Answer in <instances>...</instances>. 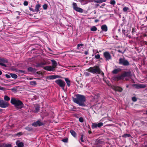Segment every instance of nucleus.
Masks as SVG:
<instances>
[{"instance_id": "1", "label": "nucleus", "mask_w": 147, "mask_h": 147, "mask_svg": "<svg viewBox=\"0 0 147 147\" xmlns=\"http://www.w3.org/2000/svg\"><path fill=\"white\" fill-rule=\"evenodd\" d=\"M76 98L72 97L73 101L82 107H85L86 104L85 103L86 100V97L83 95L77 94L76 95Z\"/></svg>"}, {"instance_id": "2", "label": "nucleus", "mask_w": 147, "mask_h": 147, "mask_svg": "<svg viewBox=\"0 0 147 147\" xmlns=\"http://www.w3.org/2000/svg\"><path fill=\"white\" fill-rule=\"evenodd\" d=\"M11 103L14 105L17 109H20L24 106V104L20 100L15 98H12L11 99Z\"/></svg>"}, {"instance_id": "3", "label": "nucleus", "mask_w": 147, "mask_h": 147, "mask_svg": "<svg viewBox=\"0 0 147 147\" xmlns=\"http://www.w3.org/2000/svg\"><path fill=\"white\" fill-rule=\"evenodd\" d=\"M87 70L93 74H100L101 73V70L99 67L98 66H95L93 67H90Z\"/></svg>"}, {"instance_id": "4", "label": "nucleus", "mask_w": 147, "mask_h": 147, "mask_svg": "<svg viewBox=\"0 0 147 147\" xmlns=\"http://www.w3.org/2000/svg\"><path fill=\"white\" fill-rule=\"evenodd\" d=\"M72 6L73 9L79 13L83 12V9L81 8L78 7L76 3L75 2L73 3L72 4Z\"/></svg>"}, {"instance_id": "5", "label": "nucleus", "mask_w": 147, "mask_h": 147, "mask_svg": "<svg viewBox=\"0 0 147 147\" xmlns=\"http://www.w3.org/2000/svg\"><path fill=\"white\" fill-rule=\"evenodd\" d=\"M119 63L120 65H122L124 66H127L129 65V62L124 58H120L119 60Z\"/></svg>"}, {"instance_id": "6", "label": "nucleus", "mask_w": 147, "mask_h": 147, "mask_svg": "<svg viewBox=\"0 0 147 147\" xmlns=\"http://www.w3.org/2000/svg\"><path fill=\"white\" fill-rule=\"evenodd\" d=\"M55 82L59 86L62 88H64L65 85V82L63 81L60 79L56 80L55 81Z\"/></svg>"}, {"instance_id": "7", "label": "nucleus", "mask_w": 147, "mask_h": 147, "mask_svg": "<svg viewBox=\"0 0 147 147\" xmlns=\"http://www.w3.org/2000/svg\"><path fill=\"white\" fill-rule=\"evenodd\" d=\"M8 62V61L7 59L0 57V65L6 67L7 66L5 63H7Z\"/></svg>"}, {"instance_id": "8", "label": "nucleus", "mask_w": 147, "mask_h": 147, "mask_svg": "<svg viewBox=\"0 0 147 147\" xmlns=\"http://www.w3.org/2000/svg\"><path fill=\"white\" fill-rule=\"evenodd\" d=\"M121 76L123 78L126 77H131L132 76L131 71L129 70L128 71H124L123 73L121 74Z\"/></svg>"}, {"instance_id": "9", "label": "nucleus", "mask_w": 147, "mask_h": 147, "mask_svg": "<svg viewBox=\"0 0 147 147\" xmlns=\"http://www.w3.org/2000/svg\"><path fill=\"white\" fill-rule=\"evenodd\" d=\"M103 55L106 61H109L112 59L111 56L108 51L104 52L103 53Z\"/></svg>"}, {"instance_id": "10", "label": "nucleus", "mask_w": 147, "mask_h": 147, "mask_svg": "<svg viewBox=\"0 0 147 147\" xmlns=\"http://www.w3.org/2000/svg\"><path fill=\"white\" fill-rule=\"evenodd\" d=\"M44 125V123L38 120L37 121L34 122L32 123V126L37 127V126H40Z\"/></svg>"}, {"instance_id": "11", "label": "nucleus", "mask_w": 147, "mask_h": 147, "mask_svg": "<svg viewBox=\"0 0 147 147\" xmlns=\"http://www.w3.org/2000/svg\"><path fill=\"white\" fill-rule=\"evenodd\" d=\"M103 125V123L102 122H100L98 123H93L92 124V129L96 128L97 127L100 128Z\"/></svg>"}, {"instance_id": "12", "label": "nucleus", "mask_w": 147, "mask_h": 147, "mask_svg": "<svg viewBox=\"0 0 147 147\" xmlns=\"http://www.w3.org/2000/svg\"><path fill=\"white\" fill-rule=\"evenodd\" d=\"M8 105L7 102H5L3 100L0 99V107L5 108L8 107Z\"/></svg>"}, {"instance_id": "13", "label": "nucleus", "mask_w": 147, "mask_h": 147, "mask_svg": "<svg viewBox=\"0 0 147 147\" xmlns=\"http://www.w3.org/2000/svg\"><path fill=\"white\" fill-rule=\"evenodd\" d=\"M132 86L137 89L143 88L146 87L145 84H134L132 85Z\"/></svg>"}, {"instance_id": "14", "label": "nucleus", "mask_w": 147, "mask_h": 147, "mask_svg": "<svg viewBox=\"0 0 147 147\" xmlns=\"http://www.w3.org/2000/svg\"><path fill=\"white\" fill-rule=\"evenodd\" d=\"M43 69L45 70L48 71H53L55 70L53 67L51 66H47L44 67Z\"/></svg>"}, {"instance_id": "15", "label": "nucleus", "mask_w": 147, "mask_h": 147, "mask_svg": "<svg viewBox=\"0 0 147 147\" xmlns=\"http://www.w3.org/2000/svg\"><path fill=\"white\" fill-rule=\"evenodd\" d=\"M59 77L60 76L58 75H53L49 76L47 78L48 79L53 80L57 78H59Z\"/></svg>"}, {"instance_id": "16", "label": "nucleus", "mask_w": 147, "mask_h": 147, "mask_svg": "<svg viewBox=\"0 0 147 147\" xmlns=\"http://www.w3.org/2000/svg\"><path fill=\"white\" fill-rule=\"evenodd\" d=\"M113 78V80L115 81H118L121 80L123 79L121 75L120 76L114 77Z\"/></svg>"}, {"instance_id": "17", "label": "nucleus", "mask_w": 147, "mask_h": 147, "mask_svg": "<svg viewBox=\"0 0 147 147\" xmlns=\"http://www.w3.org/2000/svg\"><path fill=\"white\" fill-rule=\"evenodd\" d=\"M41 6L40 4H38L36 5L34 11L35 12H38L39 11V9L41 7Z\"/></svg>"}, {"instance_id": "18", "label": "nucleus", "mask_w": 147, "mask_h": 147, "mask_svg": "<svg viewBox=\"0 0 147 147\" xmlns=\"http://www.w3.org/2000/svg\"><path fill=\"white\" fill-rule=\"evenodd\" d=\"M52 63V66L55 69L57 65V64L56 61L54 60H51Z\"/></svg>"}, {"instance_id": "19", "label": "nucleus", "mask_w": 147, "mask_h": 147, "mask_svg": "<svg viewBox=\"0 0 147 147\" xmlns=\"http://www.w3.org/2000/svg\"><path fill=\"white\" fill-rule=\"evenodd\" d=\"M46 63L44 62H41L40 63H39L37 64V65L35 66V67H44L43 66L46 65Z\"/></svg>"}, {"instance_id": "20", "label": "nucleus", "mask_w": 147, "mask_h": 147, "mask_svg": "<svg viewBox=\"0 0 147 147\" xmlns=\"http://www.w3.org/2000/svg\"><path fill=\"white\" fill-rule=\"evenodd\" d=\"M16 144L18 147H23L24 144L22 142H20L18 140L16 142Z\"/></svg>"}, {"instance_id": "21", "label": "nucleus", "mask_w": 147, "mask_h": 147, "mask_svg": "<svg viewBox=\"0 0 147 147\" xmlns=\"http://www.w3.org/2000/svg\"><path fill=\"white\" fill-rule=\"evenodd\" d=\"M102 30L104 32H107L108 30V28L106 25H103L101 26Z\"/></svg>"}, {"instance_id": "22", "label": "nucleus", "mask_w": 147, "mask_h": 147, "mask_svg": "<svg viewBox=\"0 0 147 147\" xmlns=\"http://www.w3.org/2000/svg\"><path fill=\"white\" fill-rule=\"evenodd\" d=\"M0 147H12V145L10 144H6L3 143L0 145Z\"/></svg>"}, {"instance_id": "23", "label": "nucleus", "mask_w": 147, "mask_h": 147, "mask_svg": "<svg viewBox=\"0 0 147 147\" xmlns=\"http://www.w3.org/2000/svg\"><path fill=\"white\" fill-rule=\"evenodd\" d=\"M115 90L116 91L121 92L123 90V89L121 87L117 86L116 87Z\"/></svg>"}, {"instance_id": "24", "label": "nucleus", "mask_w": 147, "mask_h": 147, "mask_svg": "<svg viewBox=\"0 0 147 147\" xmlns=\"http://www.w3.org/2000/svg\"><path fill=\"white\" fill-rule=\"evenodd\" d=\"M65 80L66 82L68 87H69L71 85V82L68 78H65Z\"/></svg>"}, {"instance_id": "25", "label": "nucleus", "mask_w": 147, "mask_h": 147, "mask_svg": "<svg viewBox=\"0 0 147 147\" xmlns=\"http://www.w3.org/2000/svg\"><path fill=\"white\" fill-rule=\"evenodd\" d=\"M70 133L71 135L74 138H76L77 136V134L76 132L73 130H71L70 131Z\"/></svg>"}, {"instance_id": "26", "label": "nucleus", "mask_w": 147, "mask_h": 147, "mask_svg": "<svg viewBox=\"0 0 147 147\" xmlns=\"http://www.w3.org/2000/svg\"><path fill=\"white\" fill-rule=\"evenodd\" d=\"M121 71V69H115L112 71V73L113 74H116L118 73Z\"/></svg>"}, {"instance_id": "27", "label": "nucleus", "mask_w": 147, "mask_h": 147, "mask_svg": "<svg viewBox=\"0 0 147 147\" xmlns=\"http://www.w3.org/2000/svg\"><path fill=\"white\" fill-rule=\"evenodd\" d=\"M9 75L11 76L13 78L16 79L18 78L17 75L15 74H13L12 73H10L9 74Z\"/></svg>"}, {"instance_id": "28", "label": "nucleus", "mask_w": 147, "mask_h": 147, "mask_svg": "<svg viewBox=\"0 0 147 147\" xmlns=\"http://www.w3.org/2000/svg\"><path fill=\"white\" fill-rule=\"evenodd\" d=\"M35 110L36 112H38L40 110V107L38 104L36 105L35 107Z\"/></svg>"}, {"instance_id": "29", "label": "nucleus", "mask_w": 147, "mask_h": 147, "mask_svg": "<svg viewBox=\"0 0 147 147\" xmlns=\"http://www.w3.org/2000/svg\"><path fill=\"white\" fill-rule=\"evenodd\" d=\"M131 136V135L129 134H125L122 136V137L123 138H128L130 137Z\"/></svg>"}, {"instance_id": "30", "label": "nucleus", "mask_w": 147, "mask_h": 147, "mask_svg": "<svg viewBox=\"0 0 147 147\" xmlns=\"http://www.w3.org/2000/svg\"><path fill=\"white\" fill-rule=\"evenodd\" d=\"M25 129L29 131H30L33 130V128L31 127H30L29 126L26 127L25 128Z\"/></svg>"}, {"instance_id": "31", "label": "nucleus", "mask_w": 147, "mask_h": 147, "mask_svg": "<svg viewBox=\"0 0 147 147\" xmlns=\"http://www.w3.org/2000/svg\"><path fill=\"white\" fill-rule=\"evenodd\" d=\"M106 1V0H96L94 2L98 3H100L102 2H105Z\"/></svg>"}, {"instance_id": "32", "label": "nucleus", "mask_w": 147, "mask_h": 147, "mask_svg": "<svg viewBox=\"0 0 147 147\" xmlns=\"http://www.w3.org/2000/svg\"><path fill=\"white\" fill-rule=\"evenodd\" d=\"M97 30V28L95 26H92L90 28V30L92 31H95Z\"/></svg>"}, {"instance_id": "33", "label": "nucleus", "mask_w": 147, "mask_h": 147, "mask_svg": "<svg viewBox=\"0 0 147 147\" xmlns=\"http://www.w3.org/2000/svg\"><path fill=\"white\" fill-rule=\"evenodd\" d=\"M89 0H83L82 1V2L81 3L83 4H86L88 3Z\"/></svg>"}, {"instance_id": "34", "label": "nucleus", "mask_w": 147, "mask_h": 147, "mask_svg": "<svg viewBox=\"0 0 147 147\" xmlns=\"http://www.w3.org/2000/svg\"><path fill=\"white\" fill-rule=\"evenodd\" d=\"M48 6L47 4L45 3L42 5V7L44 9L46 10L47 9Z\"/></svg>"}, {"instance_id": "35", "label": "nucleus", "mask_w": 147, "mask_h": 147, "mask_svg": "<svg viewBox=\"0 0 147 147\" xmlns=\"http://www.w3.org/2000/svg\"><path fill=\"white\" fill-rule=\"evenodd\" d=\"M4 99L5 101H8L9 100L10 98L8 96L5 95L4 96Z\"/></svg>"}, {"instance_id": "36", "label": "nucleus", "mask_w": 147, "mask_h": 147, "mask_svg": "<svg viewBox=\"0 0 147 147\" xmlns=\"http://www.w3.org/2000/svg\"><path fill=\"white\" fill-rule=\"evenodd\" d=\"M30 85L33 86H35L36 85V81H33L30 82Z\"/></svg>"}, {"instance_id": "37", "label": "nucleus", "mask_w": 147, "mask_h": 147, "mask_svg": "<svg viewBox=\"0 0 147 147\" xmlns=\"http://www.w3.org/2000/svg\"><path fill=\"white\" fill-rule=\"evenodd\" d=\"M94 57L96 59H102V58H100V56L99 54L95 55Z\"/></svg>"}, {"instance_id": "38", "label": "nucleus", "mask_w": 147, "mask_h": 147, "mask_svg": "<svg viewBox=\"0 0 147 147\" xmlns=\"http://www.w3.org/2000/svg\"><path fill=\"white\" fill-rule=\"evenodd\" d=\"M129 9V8L128 7H125L123 8V10L124 12H126Z\"/></svg>"}, {"instance_id": "39", "label": "nucleus", "mask_w": 147, "mask_h": 147, "mask_svg": "<svg viewBox=\"0 0 147 147\" xmlns=\"http://www.w3.org/2000/svg\"><path fill=\"white\" fill-rule=\"evenodd\" d=\"M110 3L111 5H114L115 4L116 2L114 0H111L110 1Z\"/></svg>"}, {"instance_id": "40", "label": "nucleus", "mask_w": 147, "mask_h": 147, "mask_svg": "<svg viewBox=\"0 0 147 147\" xmlns=\"http://www.w3.org/2000/svg\"><path fill=\"white\" fill-rule=\"evenodd\" d=\"M84 136V135L83 134H81V138H80V140L81 141V142H84V140H83Z\"/></svg>"}, {"instance_id": "41", "label": "nucleus", "mask_w": 147, "mask_h": 147, "mask_svg": "<svg viewBox=\"0 0 147 147\" xmlns=\"http://www.w3.org/2000/svg\"><path fill=\"white\" fill-rule=\"evenodd\" d=\"M28 70L31 72H33V68L31 67H29L28 68Z\"/></svg>"}, {"instance_id": "42", "label": "nucleus", "mask_w": 147, "mask_h": 147, "mask_svg": "<svg viewBox=\"0 0 147 147\" xmlns=\"http://www.w3.org/2000/svg\"><path fill=\"white\" fill-rule=\"evenodd\" d=\"M68 139L67 138H65L62 139V141L64 142H68Z\"/></svg>"}, {"instance_id": "43", "label": "nucleus", "mask_w": 147, "mask_h": 147, "mask_svg": "<svg viewBox=\"0 0 147 147\" xmlns=\"http://www.w3.org/2000/svg\"><path fill=\"white\" fill-rule=\"evenodd\" d=\"M79 120V121L81 123H82L84 121V119L82 117H80Z\"/></svg>"}, {"instance_id": "44", "label": "nucleus", "mask_w": 147, "mask_h": 147, "mask_svg": "<svg viewBox=\"0 0 147 147\" xmlns=\"http://www.w3.org/2000/svg\"><path fill=\"white\" fill-rule=\"evenodd\" d=\"M23 4L25 6H27L28 5V2L27 1H25L24 2Z\"/></svg>"}, {"instance_id": "45", "label": "nucleus", "mask_w": 147, "mask_h": 147, "mask_svg": "<svg viewBox=\"0 0 147 147\" xmlns=\"http://www.w3.org/2000/svg\"><path fill=\"white\" fill-rule=\"evenodd\" d=\"M83 45V44H78L77 45V49H80V47L81 46H82Z\"/></svg>"}, {"instance_id": "46", "label": "nucleus", "mask_w": 147, "mask_h": 147, "mask_svg": "<svg viewBox=\"0 0 147 147\" xmlns=\"http://www.w3.org/2000/svg\"><path fill=\"white\" fill-rule=\"evenodd\" d=\"M132 100L133 101L135 102L137 101V99L136 97H134L132 98Z\"/></svg>"}, {"instance_id": "47", "label": "nucleus", "mask_w": 147, "mask_h": 147, "mask_svg": "<svg viewBox=\"0 0 147 147\" xmlns=\"http://www.w3.org/2000/svg\"><path fill=\"white\" fill-rule=\"evenodd\" d=\"M22 135V132H20L17 133L16 134L17 136H20Z\"/></svg>"}, {"instance_id": "48", "label": "nucleus", "mask_w": 147, "mask_h": 147, "mask_svg": "<svg viewBox=\"0 0 147 147\" xmlns=\"http://www.w3.org/2000/svg\"><path fill=\"white\" fill-rule=\"evenodd\" d=\"M29 9L31 11H32L33 12H35V11H34V9H33L30 7H29Z\"/></svg>"}, {"instance_id": "49", "label": "nucleus", "mask_w": 147, "mask_h": 147, "mask_svg": "<svg viewBox=\"0 0 147 147\" xmlns=\"http://www.w3.org/2000/svg\"><path fill=\"white\" fill-rule=\"evenodd\" d=\"M5 77L7 78H11V76L9 75H8V74H5Z\"/></svg>"}, {"instance_id": "50", "label": "nucleus", "mask_w": 147, "mask_h": 147, "mask_svg": "<svg viewBox=\"0 0 147 147\" xmlns=\"http://www.w3.org/2000/svg\"><path fill=\"white\" fill-rule=\"evenodd\" d=\"M136 29L135 28H132V33H135L136 32Z\"/></svg>"}, {"instance_id": "51", "label": "nucleus", "mask_w": 147, "mask_h": 147, "mask_svg": "<svg viewBox=\"0 0 147 147\" xmlns=\"http://www.w3.org/2000/svg\"><path fill=\"white\" fill-rule=\"evenodd\" d=\"M18 71L20 73H24L25 71L22 70H19Z\"/></svg>"}, {"instance_id": "52", "label": "nucleus", "mask_w": 147, "mask_h": 147, "mask_svg": "<svg viewBox=\"0 0 147 147\" xmlns=\"http://www.w3.org/2000/svg\"><path fill=\"white\" fill-rule=\"evenodd\" d=\"M11 90L12 91H16V90H17L15 88H13L11 89Z\"/></svg>"}, {"instance_id": "53", "label": "nucleus", "mask_w": 147, "mask_h": 147, "mask_svg": "<svg viewBox=\"0 0 147 147\" xmlns=\"http://www.w3.org/2000/svg\"><path fill=\"white\" fill-rule=\"evenodd\" d=\"M5 89V88L3 87L0 86V90H4Z\"/></svg>"}, {"instance_id": "54", "label": "nucleus", "mask_w": 147, "mask_h": 147, "mask_svg": "<svg viewBox=\"0 0 147 147\" xmlns=\"http://www.w3.org/2000/svg\"><path fill=\"white\" fill-rule=\"evenodd\" d=\"M88 51H86L84 52V54H85V55H87L88 54Z\"/></svg>"}, {"instance_id": "55", "label": "nucleus", "mask_w": 147, "mask_h": 147, "mask_svg": "<svg viewBox=\"0 0 147 147\" xmlns=\"http://www.w3.org/2000/svg\"><path fill=\"white\" fill-rule=\"evenodd\" d=\"M117 51L119 52V53H121L122 54H123L124 52H122L120 50H118Z\"/></svg>"}, {"instance_id": "56", "label": "nucleus", "mask_w": 147, "mask_h": 147, "mask_svg": "<svg viewBox=\"0 0 147 147\" xmlns=\"http://www.w3.org/2000/svg\"><path fill=\"white\" fill-rule=\"evenodd\" d=\"M122 33L123 34H125V30H123V29L122 30Z\"/></svg>"}, {"instance_id": "57", "label": "nucleus", "mask_w": 147, "mask_h": 147, "mask_svg": "<svg viewBox=\"0 0 147 147\" xmlns=\"http://www.w3.org/2000/svg\"><path fill=\"white\" fill-rule=\"evenodd\" d=\"M99 21V20L98 19H96L94 20V22L95 23H97Z\"/></svg>"}, {"instance_id": "58", "label": "nucleus", "mask_w": 147, "mask_h": 147, "mask_svg": "<svg viewBox=\"0 0 147 147\" xmlns=\"http://www.w3.org/2000/svg\"><path fill=\"white\" fill-rule=\"evenodd\" d=\"M37 70V69L34 68H33V72H34L35 71Z\"/></svg>"}, {"instance_id": "59", "label": "nucleus", "mask_w": 147, "mask_h": 147, "mask_svg": "<svg viewBox=\"0 0 147 147\" xmlns=\"http://www.w3.org/2000/svg\"><path fill=\"white\" fill-rule=\"evenodd\" d=\"M89 75H90V74L89 73H86V75L87 76H88Z\"/></svg>"}, {"instance_id": "60", "label": "nucleus", "mask_w": 147, "mask_h": 147, "mask_svg": "<svg viewBox=\"0 0 147 147\" xmlns=\"http://www.w3.org/2000/svg\"><path fill=\"white\" fill-rule=\"evenodd\" d=\"M36 73L37 74H40V71H37V72H36Z\"/></svg>"}, {"instance_id": "61", "label": "nucleus", "mask_w": 147, "mask_h": 147, "mask_svg": "<svg viewBox=\"0 0 147 147\" xmlns=\"http://www.w3.org/2000/svg\"><path fill=\"white\" fill-rule=\"evenodd\" d=\"M88 132V133L89 134H90L92 133V131H89Z\"/></svg>"}, {"instance_id": "62", "label": "nucleus", "mask_w": 147, "mask_h": 147, "mask_svg": "<svg viewBox=\"0 0 147 147\" xmlns=\"http://www.w3.org/2000/svg\"><path fill=\"white\" fill-rule=\"evenodd\" d=\"M95 6L96 7H97L99 6V5L98 4H97Z\"/></svg>"}, {"instance_id": "63", "label": "nucleus", "mask_w": 147, "mask_h": 147, "mask_svg": "<svg viewBox=\"0 0 147 147\" xmlns=\"http://www.w3.org/2000/svg\"><path fill=\"white\" fill-rule=\"evenodd\" d=\"M16 12H17L18 13V15H20V12H19V11H17Z\"/></svg>"}, {"instance_id": "64", "label": "nucleus", "mask_w": 147, "mask_h": 147, "mask_svg": "<svg viewBox=\"0 0 147 147\" xmlns=\"http://www.w3.org/2000/svg\"><path fill=\"white\" fill-rule=\"evenodd\" d=\"M101 75H102L103 76H104V73H103V72H102L101 73Z\"/></svg>"}]
</instances>
